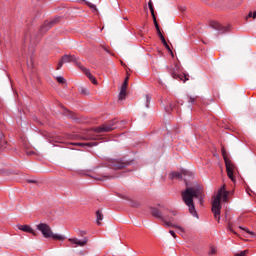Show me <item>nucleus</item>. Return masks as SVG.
<instances>
[{"label": "nucleus", "mask_w": 256, "mask_h": 256, "mask_svg": "<svg viewBox=\"0 0 256 256\" xmlns=\"http://www.w3.org/2000/svg\"><path fill=\"white\" fill-rule=\"evenodd\" d=\"M125 97H127V89L120 88V92H119V95H118L119 100L123 101V99H125Z\"/></svg>", "instance_id": "a211bd4d"}, {"label": "nucleus", "mask_w": 256, "mask_h": 256, "mask_svg": "<svg viewBox=\"0 0 256 256\" xmlns=\"http://www.w3.org/2000/svg\"><path fill=\"white\" fill-rule=\"evenodd\" d=\"M68 241L74 245H78L79 247H85V245H87V238H84L83 240H79L77 238H69Z\"/></svg>", "instance_id": "2eb2a0df"}, {"label": "nucleus", "mask_w": 256, "mask_h": 256, "mask_svg": "<svg viewBox=\"0 0 256 256\" xmlns=\"http://www.w3.org/2000/svg\"><path fill=\"white\" fill-rule=\"evenodd\" d=\"M161 41H162L164 47H166L167 50H168L170 53H173V51H171V47H169V44H167V40H165V38H164V40H161Z\"/></svg>", "instance_id": "4be33fe9"}, {"label": "nucleus", "mask_w": 256, "mask_h": 256, "mask_svg": "<svg viewBox=\"0 0 256 256\" xmlns=\"http://www.w3.org/2000/svg\"><path fill=\"white\" fill-rule=\"evenodd\" d=\"M74 145H78V147H97V142H87V143H74Z\"/></svg>", "instance_id": "dca6fc26"}, {"label": "nucleus", "mask_w": 256, "mask_h": 256, "mask_svg": "<svg viewBox=\"0 0 256 256\" xmlns=\"http://www.w3.org/2000/svg\"><path fill=\"white\" fill-rule=\"evenodd\" d=\"M82 235H87V232L81 231Z\"/></svg>", "instance_id": "c9c22d12"}, {"label": "nucleus", "mask_w": 256, "mask_h": 256, "mask_svg": "<svg viewBox=\"0 0 256 256\" xmlns=\"http://www.w3.org/2000/svg\"><path fill=\"white\" fill-rule=\"evenodd\" d=\"M115 177H117V176H112V178H115Z\"/></svg>", "instance_id": "4c0bfd02"}, {"label": "nucleus", "mask_w": 256, "mask_h": 256, "mask_svg": "<svg viewBox=\"0 0 256 256\" xmlns=\"http://www.w3.org/2000/svg\"><path fill=\"white\" fill-rule=\"evenodd\" d=\"M60 19H61V17L58 16L56 18H53L50 21L44 22V24L40 28V32L45 33L46 31H49L51 29V27H53V25H55V23H59Z\"/></svg>", "instance_id": "9b49d317"}, {"label": "nucleus", "mask_w": 256, "mask_h": 256, "mask_svg": "<svg viewBox=\"0 0 256 256\" xmlns=\"http://www.w3.org/2000/svg\"><path fill=\"white\" fill-rule=\"evenodd\" d=\"M81 71H83L84 75H86V77H88V79L91 81V83H93V85H97V79H95V76H93V74H91V71L89 69H87L85 66H81L79 65Z\"/></svg>", "instance_id": "f8f14e48"}, {"label": "nucleus", "mask_w": 256, "mask_h": 256, "mask_svg": "<svg viewBox=\"0 0 256 256\" xmlns=\"http://www.w3.org/2000/svg\"><path fill=\"white\" fill-rule=\"evenodd\" d=\"M148 7H149V10L152 15L154 26L157 31L158 37L160 38V40H164L165 36H163V33H161V29L159 28V23L157 22V17H155V8H153V3L148 2Z\"/></svg>", "instance_id": "6e6552de"}, {"label": "nucleus", "mask_w": 256, "mask_h": 256, "mask_svg": "<svg viewBox=\"0 0 256 256\" xmlns=\"http://www.w3.org/2000/svg\"><path fill=\"white\" fill-rule=\"evenodd\" d=\"M58 83H60L61 85H63V83H66L67 80H65V78L63 76H58L57 78Z\"/></svg>", "instance_id": "b1692460"}, {"label": "nucleus", "mask_w": 256, "mask_h": 256, "mask_svg": "<svg viewBox=\"0 0 256 256\" xmlns=\"http://www.w3.org/2000/svg\"><path fill=\"white\" fill-rule=\"evenodd\" d=\"M28 183H37L36 180H28Z\"/></svg>", "instance_id": "72a5a7b5"}, {"label": "nucleus", "mask_w": 256, "mask_h": 256, "mask_svg": "<svg viewBox=\"0 0 256 256\" xmlns=\"http://www.w3.org/2000/svg\"><path fill=\"white\" fill-rule=\"evenodd\" d=\"M1 139H2V144L1 147H6L7 146V141L3 140V135H1Z\"/></svg>", "instance_id": "7c9ffc66"}, {"label": "nucleus", "mask_w": 256, "mask_h": 256, "mask_svg": "<svg viewBox=\"0 0 256 256\" xmlns=\"http://www.w3.org/2000/svg\"><path fill=\"white\" fill-rule=\"evenodd\" d=\"M149 103H151V97L149 96V94H146V109H149Z\"/></svg>", "instance_id": "5701e85b"}, {"label": "nucleus", "mask_w": 256, "mask_h": 256, "mask_svg": "<svg viewBox=\"0 0 256 256\" xmlns=\"http://www.w3.org/2000/svg\"><path fill=\"white\" fill-rule=\"evenodd\" d=\"M127 85H129V77H126L120 89H127Z\"/></svg>", "instance_id": "aec40b11"}, {"label": "nucleus", "mask_w": 256, "mask_h": 256, "mask_svg": "<svg viewBox=\"0 0 256 256\" xmlns=\"http://www.w3.org/2000/svg\"><path fill=\"white\" fill-rule=\"evenodd\" d=\"M188 103H190L191 105H193V103H195V97L190 96L188 99Z\"/></svg>", "instance_id": "c756f323"}, {"label": "nucleus", "mask_w": 256, "mask_h": 256, "mask_svg": "<svg viewBox=\"0 0 256 256\" xmlns=\"http://www.w3.org/2000/svg\"><path fill=\"white\" fill-rule=\"evenodd\" d=\"M166 113H169L170 111H173V104H170L169 107L165 108Z\"/></svg>", "instance_id": "c85d7f7f"}, {"label": "nucleus", "mask_w": 256, "mask_h": 256, "mask_svg": "<svg viewBox=\"0 0 256 256\" xmlns=\"http://www.w3.org/2000/svg\"><path fill=\"white\" fill-rule=\"evenodd\" d=\"M80 93L82 95H89V89L85 88V87H81L80 88Z\"/></svg>", "instance_id": "412c9836"}, {"label": "nucleus", "mask_w": 256, "mask_h": 256, "mask_svg": "<svg viewBox=\"0 0 256 256\" xmlns=\"http://www.w3.org/2000/svg\"><path fill=\"white\" fill-rule=\"evenodd\" d=\"M247 253H249V250H243L239 253H236L235 256H247Z\"/></svg>", "instance_id": "393cba45"}, {"label": "nucleus", "mask_w": 256, "mask_h": 256, "mask_svg": "<svg viewBox=\"0 0 256 256\" xmlns=\"http://www.w3.org/2000/svg\"><path fill=\"white\" fill-rule=\"evenodd\" d=\"M149 3H153L151 0H149Z\"/></svg>", "instance_id": "e433bc0d"}, {"label": "nucleus", "mask_w": 256, "mask_h": 256, "mask_svg": "<svg viewBox=\"0 0 256 256\" xmlns=\"http://www.w3.org/2000/svg\"><path fill=\"white\" fill-rule=\"evenodd\" d=\"M169 233L170 235H172V237H174V239L177 237V235L175 234V231L170 230Z\"/></svg>", "instance_id": "473e14b6"}, {"label": "nucleus", "mask_w": 256, "mask_h": 256, "mask_svg": "<svg viewBox=\"0 0 256 256\" xmlns=\"http://www.w3.org/2000/svg\"><path fill=\"white\" fill-rule=\"evenodd\" d=\"M126 167V164L121 161H113L110 163V168H112L114 171H119L120 169H123Z\"/></svg>", "instance_id": "4468645a"}, {"label": "nucleus", "mask_w": 256, "mask_h": 256, "mask_svg": "<svg viewBox=\"0 0 256 256\" xmlns=\"http://www.w3.org/2000/svg\"><path fill=\"white\" fill-rule=\"evenodd\" d=\"M17 227L20 231H23L24 233H31V235H34V237L37 236V232H35V230H33V228H31V226L29 225L19 224Z\"/></svg>", "instance_id": "ddd939ff"}, {"label": "nucleus", "mask_w": 256, "mask_h": 256, "mask_svg": "<svg viewBox=\"0 0 256 256\" xmlns=\"http://www.w3.org/2000/svg\"><path fill=\"white\" fill-rule=\"evenodd\" d=\"M64 63H77V57L75 55L65 54L59 61L57 69H61Z\"/></svg>", "instance_id": "9d476101"}, {"label": "nucleus", "mask_w": 256, "mask_h": 256, "mask_svg": "<svg viewBox=\"0 0 256 256\" xmlns=\"http://www.w3.org/2000/svg\"><path fill=\"white\" fill-rule=\"evenodd\" d=\"M240 229H243L244 231H246V233H248V235H253V232L247 230L246 228H243V227H239Z\"/></svg>", "instance_id": "2f4dec72"}, {"label": "nucleus", "mask_w": 256, "mask_h": 256, "mask_svg": "<svg viewBox=\"0 0 256 256\" xmlns=\"http://www.w3.org/2000/svg\"><path fill=\"white\" fill-rule=\"evenodd\" d=\"M104 51H106V53H109V50L106 47H104Z\"/></svg>", "instance_id": "f704fd0d"}, {"label": "nucleus", "mask_w": 256, "mask_h": 256, "mask_svg": "<svg viewBox=\"0 0 256 256\" xmlns=\"http://www.w3.org/2000/svg\"><path fill=\"white\" fill-rule=\"evenodd\" d=\"M101 221H103V211L97 210L96 211V223H97V225H101Z\"/></svg>", "instance_id": "f3484780"}, {"label": "nucleus", "mask_w": 256, "mask_h": 256, "mask_svg": "<svg viewBox=\"0 0 256 256\" xmlns=\"http://www.w3.org/2000/svg\"><path fill=\"white\" fill-rule=\"evenodd\" d=\"M171 179H183V174L181 172H171Z\"/></svg>", "instance_id": "6ab92c4d"}, {"label": "nucleus", "mask_w": 256, "mask_h": 256, "mask_svg": "<svg viewBox=\"0 0 256 256\" xmlns=\"http://www.w3.org/2000/svg\"><path fill=\"white\" fill-rule=\"evenodd\" d=\"M194 197L198 199L200 203H203L205 196L203 195L201 186L197 185L196 187H187L182 192V201H184L185 205L188 206L191 216L199 219V214H197V210H195V203L193 202Z\"/></svg>", "instance_id": "f257e3e1"}, {"label": "nucleus", "mask_w": 256, "mask_h": 256, "mask_svg": "<svg viewBox=\"0 0 256 256\" xmlns=\"http://www.w3.org/2000/svg\"><path fill=\"white\" fill-rule=\"evenodd\" d=\"M215 253H217V248L215 247H210V251H209V255H215Z\"/></svg>", "instance_id": "a878e982"}, {"label": "nucleus", "mask_w": 256, "mask_h": 256, "mask_svg": "<svg viewBox=\"0 0 256 256\" xmlns=\"http://www.w3.org/2000/svg\"><path fill=\"white\" fill-rule=\"evenodd\" d=\"M86 4L88 5V7H90V9H94L95 11L97 10V6L95 4H91L89 2H86Z\"/></svg>", "instance_id": "bb28decb"}, {"label": "nucleus", "mask_w": 256, "mask_h": 256, "mask_svg": "<svg viewBox=\"0 0 256 256\" xmlns=\"http://www.w3.org/2000/svg\"><path fill=\"white\" fill-rule=\"evenodd\" d=\"M222 155H223V159L225 161L227 175H228L229 179H231V181L235 182V177L233 176V169L235 168V166H233V162H231V160H229V158H227L225 149H222Z\"/></svg>", "instance_id": "0eeeda50"}, {"label": "nucleus", "mask_w": 256, "mask_h": 256, "mask_svg": "<svg viewBox=\"0 0 256 256\" xmlns=\"http://www.w3.org/2000/svg\"><path fill=\"white\" fill-rule=\"evenodd\" d=\"M253 18V19H256V11H254V12H250L249 14H248V16H247V18Z\"/></svg>", "instance_id": "cd10ccee"}, {"label": "nucleus", "mask_w": 256, "mask_h": 256, "mask_svg": "<svg viewBox=\"0 0 256 256\" xmlns=\"http://www.w3.org/2000/svg\"><path fill=\"white\" fill-rule=\"evenodd\" d=\"M170 75L173 77V79H180V81H183L185 83L186 81H189V75L188 74H180V68L179 65L175 64L172 66V69H169Z\"/></svg>", "instance_id": "423d86ee"}, {"label": "nucleus", "mask_w": 256, "mask_h": 256, "mask_svg": "<svg viewBox=\"0 0 256 256\" xmlns=\"http://www.w3.org/2000/svg\"><path fill=\"white\" fill-rule=\"evenodd\" d=\"M221 199H223L224 203L229 201V191L225 189V185L218 190L212 200V213L218 223L221 221Z\"/></svg>", "instance_id": "20e7f679"}, {"label": "nucleus", "mask_w": 256, "mask_h": 256, "mask_svg": "<svg viewBox=\"0 0 256 256\" xmlns=\"http://www.w3.org/2000/svg\"><path fill=\"white\" fill-rule=\"evenodd\" d=\"M150 213L152 217L160 219V221H162L163 225H165L166 227H174L176 229H179V231H184L181 226L173 225V221H175L173 217L177 215V211L169 210L163 205H158V207H151Z\"/></svg>", "instance_id": "f03ea898"}, {"label": "nucleus", "mask_w": 256, "mask_h": 256, "mask_svg": "<svg viewBox=\"0 0 256 256\" xmlns=\"http://www.w3.org/2000/svg\"><path fill=\"white\" fill-rule=\"evenodd\" d=\"M114 129H119V122L117 120H112L99 127L92 128V131L86 133V137H84V139L87 141H99V139H101V135L97 133H109L114 131Z\"/></svg>", "instance_id": "7ed1b4c3"}, {"label": "nucleus", "mask_w": 256, "mask_h": 256, "mask_svg": "<svg viewBox=\"0 0 256 256\" xmlns=\"http://www.w3.org/2000/svg\"><path fill=\"white\" fill-rule=\"evenodd\" d=\"M37 231L42 233L44 239H54L55 241H65L67 237L61 234H54L51 226L47 223H40L36 226Z\"/></svg>", "instance_id": "39448f33"}, {"label": "nucleus", "mask_w": 256, "mask_h": 256, "mask_svg": "<svg viewBox=\"0 0 256 256\" xmlns=\"http://www.w3.org/2000/svg\"><path fill=\"white\" fill-rule=\"evenodd\" d=\"M210 27H212V29H214L215 31H218L220 35H223V33H227L230 28V26H223L217 21H211Z\"/></svg>", "instance_id": "1a4fd4ad"}]
</instances>
